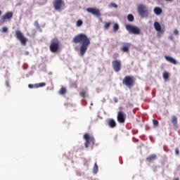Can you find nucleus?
<instances>
[{
  "label": "nucleus",
  "instance_id": "f257e3e1",
  "mask_svg": "<svg viewBox=\"0 0 180 180\" xmlns=\"http://www.w3.org/2000/svg\"><path fill=\"white\" fill-rule=\"evenodd\" d=\"M72 42L75 44H82L79 50L80 56H82L85 53H86V50H88L89 44H91V38L84 33H80L73 37Z\"/></svg>",
  "mask_w": 180,
  "mask_h": 180
},
{
  "label": "nucleus",
  "instance_id": "f03ea898",
  "mask_svg": "<svg viewBox=\"0 0 180 180\" xmlns=\"http://www.w3.org/2000/svg\"><path fill=\"white\" fill-rule=\"evenodd\" d=\"M15 34L17 40H19L22 46H26L27 43V38L23 35V33H22L20 30H15Z\"/></svg>",
  "mask_w": 180,
  "mask_h": 180
},
{
  "label": "nucleus",
  "instance_id": "7ed1b4c3",
  "mask_svg": "<svg viewBox=\"0 0 180 180\" xmlns=\"http://www.w3.org/2000/svg\"><path fill=\"white\" fill-rule=\"evenodd\" d=\"M49 49L51 53H57L58 51V49H60V41H58V39H53L51 41Z\"/></svg>",
  "mask_w": 180,
  "mask_h": 180
},
{
  "label": "nucleus",
  "instance_id": "20e7f679",
  "mask_svg": "<svg viewBox=\"0 0 180 180\" xmlns=\"http://www.w3.org/2000/svg\"><path fill=\"white\" fill-rule=\"evenodd\" d=\"M83 139L85 140L84 146L86 148L89 147V144H95V139L93 136H89V134H85L83 136Z\"/></svg>",
  "mask_w": 180,
  "mask_h": 180
},
{
  "label": "nucleus",
  "instance_id": "39448f33",
  "mask_svg": "<svg viewBox=\"0 0 180 180\" xmlns=\"http://www.w3.org/2000/svg\"><path fill=\"white\" fill-rule=\"evenodd\" d=\"M122 84L123 85L128 86V88L133 86V85H134V80L133 79V77L125 76L122 79Z\"/></svg>",
  "mask_w": 180,
  "mask_h": 180
},
{
  "label": "nucleus",
  "instance_id": "423d86ee",
  "mask_svg": "<svg viewBox=\"0 0 180 180\" xmlns=\"http://www.w3.org/2000/svg\"><path fill=\"white\" fill-rule=\"evenodd\" d=\"M125 28L127 29V32H129V33L132 34H140V28L138 27L133 26L131 25H127Z\"/></svg>",
  "mask_w": 180,
  "mask_h": 180
},
{
  "label": "nucleus",
  "instance_id": "0eeeda50",
  "mask_svg": "<svg viewBox=\"0 0 180 180\" xmlns=\"http://www.w3.org/2000/svg\"><path fill=\"white\" fill-rule=\"evenodd\" d=\"M112 68L115 72H119L122 70V62L120 60H114L112 61Z\"/></svg>",
  "mask_w": 180,
  "mask_h": 180
},
{
  "label": "nucleus",
  "instance_id": "6e6552de",
  "mask_svg": "<svg viewBox=\"0 0 180 180\" xmlns=\"http://www.w3.org/2000/svg\"><path fill=\"white\" fill-rule=\"evenodd\" d=\"M86 11L89 13H91L92 15L96 16V18H101V11H99V9L98 8H88L86 9Z\"/></svg>",
  "mask_w": 180,
  "mask_h": 180
},
{
  "label": "nucleus",
  "instance_id": "1a4fd4ad",
  "mask_svg": "<svg viewBox=\"0 0 180 180\" xmlns=\"http://www.w3.org/2000/svg\"><path fill=\"white\" fill-rule=\"evenodd\" d=\"M138 13L140 15V16H144L145 15H147L148 13V11H147V7L143 4H140L138 6Z\"/></svg>",
  "mask_w": 180,
  "mask_h": 180
},
{
  "label": "nucleus",
  "instance_id": "9d476101",
  "mask_svg": "<svg viewBox=\"0 0 180 180\" xmlns=\"http://www.w3.org/2000/svg\"><path fill=\"white\" fill-rule=\"evenodd\" d=\"M126 113H124L123 111H120L117 112V119L119 123H124L126 121Z\"/></svg>",
  "mask_w": 180,
  "mask_h": 180
},
{
  "label": "nucleus",
  "instance_id": "9b49d317",
  "mask_svg": "<svg viewBox=\"0 0 180 180\" xmlns=\"http://www.w3.org/2000/svg\"><path fill=\"white\" fill-rule=\"evenodd\" d=\"M53 5L56 11H60L63 5H64V1L63 0H53Z\"/></svg>",
  "mask_w": 180,
  "mask_h": 180
},
{
  "label": "nucleus",
  "instance_id": "f8f14e48",
  "mask_svg": "<svg viewBox=\"0 0 180 180\" xmlns=\"http://www.w3.org/2000/svg\"><path fill=\"white\" fill-rule=\"evenodd\" d=\"M13 18V12L8 11L5 13L4 16L1 17L2 22H6V20H11Z\"/></svg>",
  "mask_w": 180,
  "mask_h": 180
},
{
  "label": "nucleus",
  "instance_id": "ddd939ff",
  "mask_svg": "<svg viewBox=\"0 0 180 180\" xmlns=\"http://www.w3.org/2000/svg\"><path fill=\"white\" fill-rule=\"evenodd\" d=\"M171 122L173 124L174 128L177 129L178 128V117L176 115H173L172 117Z\"/></svg>",
  "mask_w": 180,
  "mask_h": 180
},
{
  "label": "nucleus",
  "instance_id": "4468645a",
  "mask_svg": "<svg viewBox=\"0 0 180 180\" xmlns=\"http://www.w3.org/2000/svg\"><path fill=\"white\" fill-rule=\"evenodd\" d=\"M154 27H155L156 32H160V33H164V30H161V25H160V22H155Z\"/></svg>",
  "mask_w": 180,
  "mask_h": 180
},
{
  "label": "nucleus",
  "instance_id": "2eb2a0df",
  "mask_svg": "<svg viewBox=\"0 0 180 180\" xmlns=\"http://www.w3.org/2000/svg\"><path fill=\"white\" fill-rule=\"evenodd\" d=\"M165 60H167L169 63H171L172 64H174V65H176V60L171 57V56H165Z\"/></svg>",
  "mask_w": 180,
  "mask_h": 180
},
{
  "label": "nucleus",
  "instance_id": "dca6fc26",
  "mask_svg": "<svg viewBox=\"0 0 180 180\" xmlns=\"http://www.w3.org/2000/svg\"><path fill=\"white\" fill-rule=\"evenodd\" d=\"M108 124L110 127H111V129L116 127V122L113 119H110L108 121Z\"/></svg>",
  "mask_w": 180,
  "mask_h": 180
},
{
  "label": "nucleus",
  "instance_id": "f3484780",
  "mask_svg": "<svg viewBox=\"0 0 180 180\" xmlns=\"http://www.w3.org/2000/svg\"><path fill=\"white\" fill-rule=\"evenodd\" d=\"M155 160H157V155L155 154L150 155L146 158V161H148V162H151Z\"/></svg>",
  "mask_w": 180,
  "mask_h": 180
},
{
  "label": "nucleus",
  "instance_id": "a211bd4d",
  "mask_svg": "<svg viewBox=\"0 0 180 180\" xmlns=\"http://www.w3.org/2000/svg\"><path fill=\"white\" fill-rule=\"evenodd\" d=\"M154 13H155V15H161L162 13V9L159 7H155L154 8Z\"/></svg>",
  "mask_w": 180,
  "mask_h": 180
},
{
  "label": "nucleus",
  "instance_id": "6ab92c4d",
  "mask_svg": "<svg viewBox=\"0 0 180 180\" xmlns=\"http://www.w3.org/2000/svg\"><path fill=\"white\" fill-rule=\"evenodd\" d=\"M129 47H130V44H127L126 46H123L121 49L122 51L124 53H127L129 51Z\"/></svg>",
  "mask_w": 180,
  "mask_h": 180
},
{
  "label": "nucleus",
  "instance_id": "aec40b11",
  "mask_svg": "<svg viewBox=\"0 0 180 180\" xmlns=\"http://www.w3.org/2000/svg\"><path fill=\"white\" fill-rule=\"evenodd\" d=\"M59 94L60 95H65V94H67V89H65V87H62L59 90Z\"/></svg>",
  "mask_w": 180,
  "mask_h": 180
},
{
  "label": "nucleus",
  "instance_id": "412c9836",
  "mask_svg": "<svg viewBox=\"0 0 180 180\" xmlns=\"http://www.w3.org/2000/svg\"><path fill=\"white\" fill-rule=\"evenodd\" d=\"M42 86H46V83L41 82V83H39V84H34V88H41Z\"/></svg>",
  "mask_w": 180,
  "mask_h": 180
},
{
  "label": "nucleus",
  "instance_id": "4be33fe9",
  "mask_svg": "<svg viewBox=\"0 0 180 180\" xmlns=\"http://www.w3.org/2000/svg\"><path fill=\"white\" fill-rule=\"evenodd\" d=\"M127 19H128L129 22H134V16H133L132 14H129L127 15Z\"/></svg>",
  "mask_w": 180,
  "mask_h": 180
},
{
  "label": "nucleus",
  "instance_id": "5701e85b",
  "mask_svg": "<svg viewBox=\"0 0 180 180\" xmlns=\"http://www.w3.org/2000/svg\"><path fill=\"white\" fill-rule=\"evenodd\" d=\"M114 32H117L119 30V24L115 23L113 26Z\"/></svg>",
  "mask_w": 180,
  "mask_h": 180
},
{
  "label": "nucleus",
  "instance_id": "b1692460",
  "mask_svg": "<svg viewBox=\"0 0 180 180\" xmlns=\"http://www.w3.org/2000/svg\"><path fill=\"white\" fill-rule=\"evenodd\" d=\"M110 25H112V22H105L104 25V28L109 29V27H110Z\"/></svg>",
  "mask_w": 180,
  "mask_h": 180
},
{
  "label": "nucleus",
  "instance_id": "393cba45",
  "mask_svg": "<svg viewBox=\"0 0 180 180\" xmlns=\"http://www.w3.org/2000/svg\"><path fill=\"white\" fill-rule=\"evenodd\" d=\"M163 78L164 79H168V78H169V75L167 72H165L163 73Z\"/></svg>",
  "mask_w": 180,
  "mask_h": 180
},
{
  "label": "nucleus",
  "instance_id": "a878e982",
  "mask_svg": "<svg viewBox=\"0 0 180 180\" xmlns=\"http://www.w3.org/2000/svg\"><path fill=\"white\" fill-rule=\"evenodd\" d=\"M153 125H154V127H158V120H153Z\"/></svg>",
  "mask_w": 180,
  "mask_h": 180
},
{
  "label": "nucleus",
  "instance_id": "bb28decb",
  "mask_svg": "<svg viewBox=\"0 0 180 180\" xmlns=\"http://www.w3.org/2000/svg\"><path fill=\"white\" fill-rule=\"evenodd\" d=\"M77 27H80V26H82V20H78L77 21Z\"/></svg>",
  "mask_w": 180,
  "mask_h": 180
},
{
  "label": "nucleus",
  "instance_id": "cd10ccee",
  "mask_svg": "<svg viewBox=\"0 0 180 180\" xmlns=\"http://www.w3.org/2000/svg\"><path fill=\"white\" fill-rule=\"evenodd\" d=\"M80 96H82V98H85L86 96V91H82L79 94Z\"/></svg>",
  "mask_w": 180,
  "mask_h": 180
},
{
  "label": "nucleus",
  "instance_id": "c85d7f7f",
  "mask_svg": "<svg viewBox=\"0 0 180 180\" xmlns=\"http://www.w3.org/2000/svg\"><path fill=\"white\" fill-rule=\"evenodd\" d=\"M98 165L96 163L94 164V172H95V174H96V172H98Z\"/></svg>",
  "mask_w": 180,
  "mask_h": 180
},
{
  "label": "nucleus",
  "instance_id": "c756f323",
  "mask_svg": "<svg viewBox=\"0 0 180 180\" xmlns=\"http://www.w3.org/2000/svg\"><path fill=\"white\" fill-rule=\"evenodd\" d=\"M2 32H3V33H6V32H8V27H4L2 28Z\"/></svg>",
  "mask_w": 180,
  "mask_h": 180
},
{
  "label": "nucleus",
  "instance_id": "7c9ffc66",
  "mask_svg": "<svg viewBox=\"0 0 180 180\" xmlns=\"http://www.w3.org/2000/svg\"><path fill=\"white\" fill-rule=\"evenodd\" d=\"M174 34H175L176 36H178V34H179V32H178V30H174Z\"/></svg>",
  "mask_w": 180,
  "mask_h": 180
},
{
  "label": "nucleus",
  "instance_id": "2f4dec72",
  "mask_svg": "<svg viewBox=\"0 0 180 180\" xmlns=\"http://www.w3.org/2000/svg\"><path fill=\"white\" fill-rule=\"evenodd\" d=\"M175 154H176V155H179V149H178V148L175 149Z\"/></svg>",
  "mask_w": 180,
  "mask_h": 180
},
{
  "label": "nucleus",
  "instance_id": "473e14b6",
  "mask_svg": "<svg viewBox=\"0 0 180 180\" xmlns=\"http://www.w3.org/2000/svg\"><path fill=\"white\" fill-rule=\"evenodd\" d=\"M28 87L32 89V88H34V84H28Z\"/></svg>",
  "mask_w": 180,
  "mask_h": 180
},
{
  "label": "nucleus",
  "instance_id": "72a5a7b5",
  "mask_svg": "<svg viewBox=\"0 0 180 180\" xmlns=\"http://www.w3.org/2000/svg\"><path fill=\"white\" fill-rule=\"evenodd\" d=\"M34 25L35 26H37V27H40V25H39V22L37 21L34 22Z\"/></svg>",
  "mask_w": 180,
  "mask_h": 180
},
{
  "label": "nucleus",
  "instance_id": "f704fd0d",
  "mask_svg": "<svg viewBox=\"0 0 180 180\" xmlns=\"http://www.w3.org/2000/svg\"><path fill=\"white\" fill-rule=\"evenodd\" d=\"M112 6H113V8H117V4L115 3L112 4Z\"/></svg>",
  "mask_w": 180,
  "mask_h": 180
},
{
  "label": "nucleus",
  "instance_id": "c9c22d12",
  "mask_svg": "<svg viewBox=\"0 0 180 180\" xmlns=\"http://www.w3.org/2000/svg\"><path fill=\"white\" fill-rule=\"evenodd\" d=\"M118 101L119 100L117 99V98H114V102H115V103H117Z\"/></svg>",
  "mask_w": 180,
  "mask_h": 180
},
{
  "label": "nucleus",
  "instance_id": "e433bc0d",
  "mask_svg": "<svg viewBox=\"0 0 180 180\" xmlns=\"http://www.w3.org/2000/svg\"><path fill=\"white\" fill-rule=\"evenodd\" d=\"M6 86H9V82H6Z\"/></svg>",
  "mask_w": 180,
  "mask_h": 180
},
{
  "label": "nucleus",
  "instance_id": "4c0bfd02",
  "mask_svg": "<svg viewBox=\"0 0 180 180\" xmlns=\"http://www.w3.org/2000/svg\"><path fill=\"white\" fill-rule=\"evenodd\" d=\"M173 180H179V178H178V177H175V178H174V179Z\"/></svg>",
  "mask_w": 180,
  "mask_h": 180
},
{
  "label": "nucleus",
  "instance_id": "58836bf2",
  "mask_svg": "<svg viewBox=\"0 0 180 180\" xmlns=\"http://www.w3.org/2000/svg\"><path fill=\"white\" fill-rule=\"evenodd\" d=\"M165 1H168V2H170V1H172V0H165Z\"/></svg>",
  "mask_w": 180,
  "mask_h": 180
},
{
  "label": "nucleus",
  "instance_id": "ea45409f",
  "mask_svg": "<svg viewBox=\"0 0 180 180\" xmlns=\"http://www.w3.org/2000/svg\"><path fill=\"white\" fill-rule=\"evenodd\" d=\"M1 15H2V11H1V10H0V16H1Z\"/></svg>",
  "mask_w": 180,
  "mask_h": 180
},
{
  "label": "nucleus",
  "instance_id": "a19ab883",
  "mask_svg": "<svg viewBox=\"0 0 180 180\" xmlns=\"http://www.w3.org/2000/svg\"><path fill=\"white\" fill-rule=\"evenodd\" d=\"M115 56H116V57H117L118 55H117V54H115Z\"/></svg>",
  "mask_w": 180,
  "mask_h": 180
}]
</instances>
